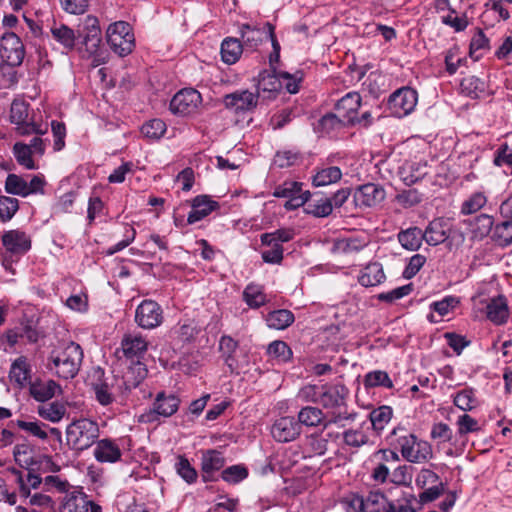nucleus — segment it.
<instances>
[{
  "mask_svg": "<svg viewBox=\"0 0 512 512\" xmlns=\"http://www.w3.org/2000/svg\"><path fill=\"white\" fill-rule=\"evenodd\" d=\"M83 351L79 344L69 342L59 350H53L48 358L47 368L62 379L74 378L81 367Z\"/></svg>",
  "mask_w": 512,
  "mask_h": 512,
  "instance_id": "f257e3e1",
  "label": "nucleus"
},
{
  "mask_svg": "<svg viewBox=\"0 0 512 512\" xmlns=\"http://www.w3.org/2000/svg\"><path fill=\"white\" fill-rule=\"evenodd\" d=\"M280 77L288 80L286 89L289 93L295 94L299 91L298 83L302 80L301 72H296L293 75L288 72H282L277 75L273 68L272 71L264 70L258 75L256 95H259V99L272 100L276 98L282 88Z\"/></svg>",
  "mask_w": 512,
  "mask_h": 512,
  "instance_id": "f03ea898",
  "label": "nucleus"
},
{
  "mask_svg": "<svg viewBox=\"0 0 512 512\" xmlns=\"http://www.w3.org/2000/svg\"><path fill=\"white\" fill-rule=\"evenodd\" d=\"M99 437L97 422L87 418L73 421L67 426L66 440L74 450L83 451L91 447Z\"/></svg>",
  "mask_w": 512,
  "mask_h": 512,
  "instance_id": "7ed1b4c3",
  "label": "nucleus"
},
{
  "mask_svg": "<svg viewBox=\"0 0 512 512\" xmlns=\"http://www.w3.org/2000/svg\"><path fill=\"white\" fill-rule=\"evenodd\" d=\"M401 456L410 463H425L433 457L431 445L420 440L412 433H406L396 439Z\"/></svg>",
  "mask_w": 512,
  "mask_h": 512,
  "instance_id": "20e7f679",
  "label": "nucleus"
},
{
  "mask_svg": "<svg viewBox=\"0 0 512 512\" xmlns=\"http://www.w3.org/2000/svg\"><path fill=\"white\" fill-rule=\"evenodd\" d=\"M107 43L111 50L120 57L129 55L135 47V37L129 23L118 21L108 26Z\"/></svg>",
  "mask_w": 512,
  "mask_h": 512,
  "instance_id": "39448f33",
  "label": "nucleus"
},
{
  "mask_svg": "<svg viewBox=\"0 0 512 512\" xmlns=\"http://www.w3.org/2000/svg\"><path fill=\"white\" fill-rule=\"evenodd\" d=\"M28 104L24 101L14 100L10 108V121L17 125V133L22 136L31 134L43 135L48 131V124H37L28 121Z\"/></svg>",
  "mask_w": 512,
  "mask_h": 512,
  "instance_id": "423d86ee",
  "label": "nucleus"
},
{
  "mask_svg": "<svg viewBox=\"0 0 512 512\" xmlns=\"http://www.w3.org/2000/svg\"><path fill=\"white\" fill-rule=\"evenodd\" d=\"M95 398L102 406L111 405L119 395L126 394L118 375L104 376L92 385Z\"/></svg>",
  "mask_w": 512,
  "mask_h": 512,
  "instance_id": "0eeeda50",
  "label": "nucleus"
},
{
  "mask_svg": "<svg viewBox=\"0 0 512 512\" xmlns=\"http://www.w3.org/2000/svg\"><path fill=\"white\" fill-rule=\"evenodd\" d=\"M78 37L82 38V44L89 56L95 55L102 42L101 29L96 17L88 15L77 30Z\"/></svg>",
  "mask_w": 512,
  "mask_h": 512,
  "instance_id": "6e6552de",
  "label": "nucleus"
},
{
  "mask_svg": "<svg viewBox=\"0 0 512 512\" xmlns=\"http://www.w3.org/2000/svg\"><path fill=\"white\" fill-rule=\"evenodd\" d=\"M202 102L201 94L193 89H182L170 101V110L173 114L186 116L196 111Z\"/></svg>",
  "mask_w": 512,
  "mask_h": 512,
  "instance_id": "1a4fd4ad",
  "label": "nucleus"
},
{
  "mask_svg": "<svg viewBox=\"0 0 512 512\" xmlns=\"http://www.w3.org/2000/svg\"><path fill=\"white\" fill-rule=\"evenodd\" d=\"M385 197V189L380 184L367 183L355 189L353 201L356 207L371 208L381 204Z\"/></svg>",
  "mask_w": 512,
  "mask_h": 512,
  "instance_id": "9d476101",
  "label": "nucleus"
},
{
  "mask_svg": "<svg viewBox=\"0 0 512 512\" xmlns=\"http://www.w3.org/2000/svg\"><path fill=\"white\" fill-rule=\"evenodd\" d=\"M417 104V92L404 87L390 95L388 100L389 109L398 117L405 116L412 112Z\"/></svg>",
  "mask_w": 512,
  "mask_h": 512,
  "instance_id": "9b49d317",
  "label": "nucleus"
},
{
  "mask_svg": "<svg viewBox=\"0 0 512 512\" xmlns=\"http://www.w3.org/2000/svg\"><path fill=\"white\" fill-rule=\"evenodd\" d=\"M136 323L144 329H153L163 321L161 306L153 300H144L138 305L135 313Z\"/></svg>",
  "mask_w": 512,
  "mask_h": 512,
  "instance_id": "f8f14e48",
  "label": "nucleus"
},
{
  "mask_svg": "<svg viewBox=\"0 0 512 512\" xmlns=\"http://www.w3.org/2000/svg\"><path fill=\"white\" fill-rule=\"evenodd\" d=\"M348 395L349 390L343 384L322 385L319 405L329 411L345 408Z\"/></svg>",
  "mask_w": 512,
  "mask_h": 512,
  "instance_id": "ddd939ff",
  "label": "nucleus"
},
{
  "mask_svg": "<svg viewBox=\"0 0 512 512\" xmlns=\"http://www.w3.org/2000/svg\"><path fill=\"white\" fill-rule=\"evenodd\" d=\"M258 101L259 95L249 90H237L223 97L225 108L236 113L253 111L258 105Z\"/></svg>",
  "mask_w": 512,
  "mask_h": 512,
  "instance_id": "4468645a",
  "label": "nucleus"
},
{
  "mask_svg": "<svg viewBox=\"0 0 512 512\" xmlns=\"http://www.w3.org/2000/svg\"><path fill=\"white\" fill-rule=\"evenodd\" d=\"M1 56L13 67L21 65L25 56L24 45L20 38L13 32L2 36Z\"/></svg>",
  "mask_w": 512,
  "mask_h": 512,
  "instance_id": "2eb2a0df",
  "label": "nucleus"
},
{
  "mask_svg": "<svg viewBox=\"0 0 512 512\" xmlns=\"http://www.w3.org/2000/svg\"><path fill=\"white\" fill-rule=\"evenodd\" d=\"M352 504L363 512H394L395 510V505L389 503L381 492H370L365 498L355 497Z\"/></svg>",
  "mask_w": 512,
  "mask_h": 512,
  "instance_id": "dca6fc26",
  "label": "nucleus"
},
{
  "mask_svg": "<svg viewBox=\"0 0 512 512\" xmlns=\"http://www.w3.org/2000/svg\"><path fill=\"white\" fill-rule=\"evenodd\" d=\"M301 433L300 423L290 416L277 419L271 428L273 438L278 442H290L295 440Z\"/></svg>",
  "mask_w": 512,
  "mask_h": 512,
  "instance_id": "f3484780",
  "label": "nucleus"
},
{
  "mask_svg": "<svg viewBox=\"0 0 512 512\" xmlns=\"http://www.w3.org/2000/svg\"><path fill=\"white\" fill-rule=\"evenodd\" d=\"M273 30L274 27L270 23H265L261 27L244 24L240 30L242 44L249 49H255L273 36Z\"/></svg>",
  "mask_w": 512,
  "mask_h": 512,
  "instance_id": "a211bd4d",
  "label": "nucleus"
},
{
  "mask_svg": "<svg viewBox=\"0 0 512 512\" xmlns=\"http://www.w3.org/2000/svg\"><path fill=\"white\" fill-rule=\"evenodd\" d=\"M1 240L6 251L14 255H23L31 248L30 236L21 230L6 231Z\"/></svg>",
  "mask_w": 512,
  "mask_h": 512,
  "instance_id": "6ab92c4d",
  "label": "nucleus"
},
{
  "mask_svg": "<svg viewBox=\"0 0 512 512\" xmlns=\"http://www.w3.org/2000/svg\"><path fill=\"white\" fill-rule=\"evenodd\" d=\"M148 343L141 335L127 334L121 341L123 355L130 362L141 361L146 354Z\"/></svg>",
  "mask_w": 512,
  "mask_h": 512,
  "instance_id": "aec40b11",
  "label": "nucleus"
},
{
  "mask_svg": "<svg viewBox=\"0 0 512 512\" xmlns=\"http://www.w3.org/2000/svg\"><path fill=\"white\" fill-rule=\"evenodd\" d=\"M148 370L142 361H133L127 366L126 371L119 376L125 393L130 392L132 389L139 386V384L146 378Z\"/></svg>",
  "mask_w": 512,
  "mask_h": 512,
  "instance_id": "412c9836",
  "label": "nucleus"
},
{
  "mask_svg": "<svg viewBox=\"0 0 512 512\" xmlns=\"http://www.w3.org/2000/svg\"><path fill=\"white\" fill-rule=\"evenodd\" d=\"M361 106V96L357 92H349L335 105V110L342 117V121L349 125L355 121V115Z\"/></svg>",
  "mask_w": 512,
  "mask_h": 512,
  "instance_id": "4be33fe9",
  "label": "nucleus"
},
{
  "mask_svg": "<svg viewBox=\"0 0 512 512\" xmlns=\"http://www.w3.org/2000/svg\"><path fill=\"white\" fill-rule=\"evenodd\" d=\"M180 402V399L174 394L167 395L165 392H159L153 402L151 412L159 416L170 417L177 412Z\"/></svg>",
  "mask_w": 512,
  "mask_h": 512,
  "instance_id": "5701e85b",
  "label": "nucleus"
},
{
  "mask_svg": "<svg viewBox=\"0 0 512 512\" xmlns=\"http://www.w3.org/2000/svg\"><path fill=\"white\" fill-rule=\"evenodd\" d=\"M217 208L218 203L209 199L208 196L200 195L195 197L192 202V210L188 214V224H194L202 220Z\"/></svg>",
  "mask_w": 512,
  "mask_h": 512,
  "instance_id": "b1692460",
  "label": "nucleus"
},
{
  "mask_svg": "<svg viewBox=\"0 0 512 512\" xmlns=\"http://www.w3.org/2000/svg\"><path fill=\"white\" fill-rule=\"evenodd\" d=\"M224 464L225 459L221 452L214 449L205 451L201 461L204 481H209L213 473L223 468Z\"/></svg>",
  "mask_w": 512,
  "mask_h": 512,
  "instance_id": "393cba45",
  "label": "nucleus"
},
{
  "mask_svg": "<svg viewBox=\"0 0 512 512\" xmlns=\"http://www.w3.org/2000/svg\"><path fill=\"white\" fill-rule=\"evenodd\" d=\"M61 392V387L54 380L35 381L30 383V394L39 402H45Z\"/></svg>",
  "mask_w": 512,
  "mask_h": 512,
  "instance_id": "a878e982",
  "label": "nucleus"
},
{
  "mask_svg": "<svg viewBox=\"0 0 512 512\" xmlns=\"http://www.w3.org/2000/svg\"><path fill=\"white\" fill-rule=\"evenodd\" d=\"M121 450L119 446L110 439H102L97 442L94 449V456L99 462L113 463L121 458Z\"/></svg>",
  "mask_w": 512,
  "mask_h": 512,
  "instance_id": "bb28decb",
  "label": "nucleus"
},
{
  "mask_svg": "<svg viewBox=\"0 0 512 512\" xmlns=\"http://www.w3.org/2000/svg\"><path fill=\"white\" fill-rule=\"evenodd\" d=\"M473 239L482 240L486 237L494 224L493 218L487 214H480L473 219L465 220Z\"/></svg>",
  "mask_w": 512,
  "mask_h": 512,
  "instance_id": "cd10ccee",
  "label": "nucleus"
},
{
  "mask_svg": "<svg viewBox=\"0 0 512 512\" xmlns=\"http://www.w3.org/2000/svg\"><path fill=\"white\" fill-rule=\"evenodd\" d=\"M487 318L496 325L504 324L508 319L507 301L503 296L490 300L486 306Z\"/></svg>",
  "mask_w": 512,
  "mask_h": 512,
  "instance_id": "c85d7f7f",
  "label": "nucleus"
},
{
  "mask_svg": "<svg viewBox=\"0 0 512 512\" xmlns=\"http://www.w3.org/2000/svg\"><path fill=\"white\" fill-rule=\"evenodd\" d=\"M31 367L25 356H20L11 365L9 377L18 387H24L30 381Z\"/></svg>",
  "mask_w": 512,
  "mask_h": 512,
  "instance_id": "c756f323",
  "label": "nucleus"
},
{
  "mask_svg": "<svg viewBox=\"0 0 512 512\" xmlns=\"http://www.w3.org/2000/svg\"><path fill=\"white\" fill-rule=\"evenodd\" d=\"M385 279L383 267L378 262L369 263L359 275L358 281L364 287L379 285Z\"/></svg>",
  "mask_w": 512,
  "mask_h": 512,
  "instance_id": "7c9ffc66",
  "label": "nucleus"
},
{
  "mask_svg": "<svg viewBox=\"0 0 512 512\" xmlns=\"http://www.w3.org/2000/svg\"><path fill=\"white\" fill-rule=\"evenodd\" d=\"M445 226L442 219L431 221L426 230L424 232L422 231L423 240L433 246L443 243L448 238V232Z\"/></svg>",
  "mask_w": 512,
  "mask_h": 512,
  "instance_id": "2f4dec72",
  "label": "nucleus"
},
{
  "mask_svg": "<svg viewBox=\"0 0 512 512\" xmlns=\"http://www.w3.org/2000/svg\"><path fill=\"white\" fill-rule=\"evenodd\" d=\"M92 501L82 493H71L64 497L59 512H88Z\"/></svg>",
  "mask_w": 512,
  "mask_h": 512,
  "instance_id": "473e14b6",
  "label": "nucleus"
},
{
  "mask_svg": "<svg viewBox=\"0 0 512 512\" xmlns=\"http://www.w3.org/2000/svg\"><path fill=\"white\" fill-rule=\"evenodd\" d=\"M325 419L326 415L322 409L314 406H306L299 411L297 421L300 423V426L316 427L319 425L324 426Z\"/></svg>",
  "mask_w": 512,
  "mask_h": 512,
  "instance_id": "72a5a7b5",
  "label": "nucleus"
},
{
  "mask_svg": "<svg viewBox=\"0 0 512 512\" xmlns=\"http://www.w3.org/2000/svg\"><path fill=\"white\" fill-rule=\"evenodd\" d=\"M426 164H421L417 162H410L404 164L400 171V177L402 181L407 185L411 186L421 180L427 173Z\"/></svg>",
  "mask_w": 512,
  "mask_h": 512,
  "instance_id": "f704fd0d",
  "label": "nucleus"
},
{
  "mask_svg": "<svg viewBox=\"0 0 512 512\" xmlns=\"http://www.w3.org/2000/svg\"><path fill=\"white\" fill-rule=\"evenodd\" d=\"M398 241L406 250L417 251L423 241L422 230L418 227L402 230L398 233Z\"/></svg>",
  "mask_w": 512,
  "mask_h": 512,
  "instance_id": "c9c22d12",
  "label": "nucleus"
},
{
  "mask_svg": "<svg viewBox=\"0 0 512 512\" xmlns=\"http://www.w3.org/2000/svg\"><path fill=\"white\" fill-rule=\"evenodd\" d=\"M243 44L237 38L228 37L221 44L222 60L226 64H234L240 58L243 51Z\"/></svg>",
  "mask_w": 512,
  "mask_h": 512,
  "instance_id": "e433bc0d",
  "label": "nucleus"
},
{
  "mask_svg": "<svg viewBox=\"0 0 512 512\" xmlns=\"http://www.w3.org/2000/svg\"><path fill=\"white\" fill-rule=\"evenodd\" d=\"M356 417L357 413L354 411L349 412L347 410V406L342 409L328 411L324 422V428H327L330 425H336L339 428H343L346 426V422H353Z\"/></svg>",
  "mask_w": 512,
  "mask_h": 512,
  "instance_id": "4c0bfd02",
  "label": "nucleus"
},
{
  "mask_svg": "<svg viewBox=\"0 0 512 512\" xmlns=\"http://www.w3.org/2000/svg\"><path fill=\"white\" fill-rule=\"evenodd\" d=\"M294 322V315L286 309H279L270 312L266 316V323L270 328L283 330Z\"/></svg>",
  "mask_w": 512,
  "mask_h": 512,
  "instance_id": "58836bf2",
  "label": "nucleus"
},
{
  "mask_svg": "<svg viewBox=\"0 0 512 512\" xmlns=\"http://www.w3.org/2000/svg\"><path fill=\"white\" fill-rule=\"evenodd\" d=\"M52 37L59 42L65 49L71 51L75 47V32L64 24L53 25L51 27Z\"/></svg>",
  "mask_w": 512,
  "mask_h": 512,
  "instance_id": "ea45409f",
  "label": "nucleus"
},
{
  "mask_svg": "<svg viewBox=\"0 0 512 512\" xmlns=\"http://www.w3.org/2000/svg\"><path fill=\"white\" fill-rule=\"evenodd\" d=\"M342 177L340 168L330 166L319 170L313 176V185L316 187L327 186L338 182Z\"/></svg>",
  "mask_w": 512,
  "mask_h": 512,
  "instance_id": "a19ab883",
  "label": "nucleus"
},
{
  "mask_svg": "<svg viewBox=\"0 0 512 512\" xmlns=\"http://www.w3.org/2000/svg\"><path fill=\"white\" fill-rule=\"evenodd\" d=\"M461 90L464 94L471 98H478L484 93L486 84L477 76L470 75L464 77L460 83Z\"/></svg>",
  "mask_w": 512,
  "mask_h": 512,
  "instance_id": "79ce46f5",
  "label": "nucleus"
},
{
  "mask_svg": "<svg viewBox=\"0 0 512 512\" xmlns=\"http://www.w3.org/2000/svg\"><path fill=\"white\" fill-rule=\"evenodd\" d=\"M66 413V408L59 402H52L38 407V414L45 420L59 422Z\"/></svg>",
  "mask_w": 512,
  "mask_h": 512,
  "instance_id": "37998d69",
  "label": "nucleus"
},
{
  "mask_svg": "<svg viewBox=\"0 0 512 512\" xmlns=\"http://www.w3.org/2000/svg\"><path fill=\"white\" fill-rule=\"evenodd\" d=\"M267 354L273 360L278 363L288 362L292 357V351L290 347L281 340L271 342L267 347Z\"/></svg>",
  "mask_w": 512,
  "mask_h": 512,
  "instance_id": "c03bdc74",
  "label": "nucleus"
},
{
  "mask_svg": "<svg viewBox=\"0 0 512 512\" xmlns=\"http://www.w3.org/2000/svg\"><path fill=\"white\" fill-rule=\"evenodd\" d=\"M392 408L389 406H380L370 412L369 418L372 427L376 431H382L392 418Z\"/></svg>",
  "mask_w": 512,
  "mask_h": 512,
  "instance_id": "a18cd8bd",
  "label": "nucleus"
},
{
  "mask_svg": "<svg viewBox=\"0 0 512 512\" xmlns=\"http://www.w3.org/2000/svg\"><path fill=\"white\" fill-rule=\"evenodd\" d=\"M243 299L253 309L259 308L267 301L262 289L256 285H248L243 291Z\"/></svg>",
  "mask_w": 512,
  "mask_h": 512,
  "instance_id": "49530a36",
  "label": "nucleus"
},
{
  "mask_svg": "<svg viewBox=\"0 0 512 512\" xmlns=\"http://www.w3.org/2000/svg\"><path fill=\"white\" fill-rule=\"evenodd\" d=\"M487 203V197L482 192H475L461 205V214L470 215L481 210Z\"/></svg>",
  "mask_w": 512,
  "mask_h": 512,
  "instance_id": "de8ad7c7",
  "label": "nucleus"
},
{
  "mask_svg": "<svg viewBox=\"0 0 512 512\" xmlns=\"http://www.w3.org/2000/svg\"><path fill=\"white\" fill-rule=\"evenodd\" d=\"M368 441L369 437L362 428L348 429L343 432V442L351 448L358 449L366 445Z\"/></svg>",
  "mask_w": 512,
  "mask_h": 512,
  "instance_id": "09e8293b",
  "label": "nucleus"
},
{
  "mask_svg": "<svg viewBox=\"0 0 512 512\" xmlns=\"http://www.w3.org/2000/svg\"><path fill=\"white\" fill-rule=\"evenodd\" d=\"M14 156L17 162L27 169H35V164L32 159L31 147L25 143L17 142L13 146Z\"/></svg>",
  "mask_w": 512,
  "mask_h": 512,
  "instance_id": "8fccbe9b",
  "label": "nucleus"
},
{
  "mask_svg": "<svg viewBox=\"0 0 512 512\" xmlns=\"http://www.w3.org/2000/svg\"><path fill=\"white\" fill-rule=\"evenodd\" d=\"M454 405L463 411H471L478 405L472 389H463L454 396Z\"/></svg>",
  "mask_w": 512,
  "mask_h": 512,
  "instance_id": "3c124183",
  "label": "nucleus"
},
{
  "mask_svg": "<svg viewBox=\"0 0 512 512\" xmlns=\"http://www.w3.org/2000/svg\"><path fill=\"white\" fill-rule=\"evenodd\" d=\"M456 425L457 434L460 438L466 436L469 433L478 432L482 429L479 422L466 413L458 417Z\"/></svg>",
  "mask_w": 512,
  "mask_h": 512,
  "instance_id": "603ef678",
  "label": "nucleus"
},
{
  "mask_svg": "<svg viewBox=\"0 0 512 512\" xmlns=\"http://www.w3.org/2000/svg\"><path fill=\"white\" fill-rule=\"evenodd\" d=\"M5 190L9 194L26 197L28 196L27 180L16 174H9L5 181Z\"/></svg>",
  "mask_w": 512,
  "mask_h": 512,
  "instance_id": "864d4df0",
  "label": "nucleus"
},
{
  "mask_svg": "<svg viewBox=\"0 0 512 512\" xmlns=\"http://www.w3.org/2000/svg\"><path fill=\"white\" fill-rule=\"evenodd\" d=\"M364 386L366 388H372L377 386L392 388L393 383L389 375L385 371L375 370L366 374L364 378Z\"/></svg>",
  "mask_w": 512,
  "mask_h": 512,
  "instance_id": "5fc2aeb1",
  "label": "nucleus"
},
{
  "mask_svg": "<svg viewBox=\"0 0 512 512\" xmlns=\"http://www.w3.org/2000/svg\"><path fill=\"white\" fill-rule=\"evenodd\" d=\"M166 124L161 119H152L142 125V134L151 140L160 139L166 132Z\"/></svg>",
  "mask_w": 512,
  "mask_h": 512,
  "instance_id": "6e6d98bb",
  "label": "nucleus"
},
{
  "mask_svg": "<svg viewBox=\"0 0 512 512\" xmlns=\"http://www.w3.org/2000/svg\"><path fill=\"white\" fill-rule=\"evenodd\" d=\"M493 238L501 246L509 245L512 242V219L497 224Z\"/></svg>",
  "mask_w": 512,
  "mask_h": 512,
  "instance_id": "4d7b16f0",
  "label": "nucleus"
},
{
  "mask_svg": "<svg viewBox=\"0 0 512 512\" xmlns=\"http://www.w3.org/2000/svg\"><path fill=\"white\" fill-rule=\"evenodd\" d=\"M238 347V342L230 336H222L219 343V349L222 353L225 363L233 369L234 353Z\"/></svg>",
  "mask_w": 512,
  "mask_h": 512,
  "instance_id": "13d9d810",
  "label": "nucleus"
},
{
  "mask_svg": "<svg viewBox=\"0 0 512 512\" xmlns=\"http://www.w3.org/2000/svg\"><path fill=\"white\" fill-rule=\"evenodd\" d=\"M412 478V467L408 465H400L390 472L389 480L393 484L407 486L412 482Z\"/></svg>",
  "mask_w": 512,
  "mask_h": 512,
  "instance_id": "bf43d9fd",
  "label": "nucleus"
},
{
  "mask_svg": "<svg viewBox=\"0 0 512 512\" xmlns=\"http://www.w3.org/2000/svg\"><path fill=\"white\" fill-rule=\"evenodd\" d=\"M19 209V202L16 198L0 196V219L7 222L12 219Z\"/></svg>",
  "mask_w": 512,
  "mask_h": 512,
  "instance_id": "052dcab7",
  "label": "nucleus"
},
{
  "mask_svg": "<svg viewBox=\"0 0 512 512\" xmlns=\"http://www.w3.org/2000/svg\"><path fill=\"white\" fill-rule=\"evenodd\" d=\"M294 233L291 229H278L261 235L262 244H281L292 240Z\"/></svg>",
  "mask_w": 512,
  "mask_h": 512,
  "instance_id": "680f3d73",
  "label": "nucleus"
},
{
  "mask_svg": "<svg viewBox=\"0 0 512 512\" xmlns=\"http://www.w3.org/2000/svg\"><path fill=\"white\" fill-rule=\"evenodd\" d=\"M489 49V39L486 37L482 29H477L470 42V56L475 60L481 57V54H477L480 50Z\"/></svg>",
  "mask_w": 512,
  "mask_h": 512,
  "instance_id": "e2e57ef3",
  "label": "nucleus"
},
{
  "mask_svg": "<svg viewBox=\"0 0 512 512\" xmlns=\"http://www.w3.org/2000/svg\"><path fill=\"white\" fill-rule=\"evenodd\" d=\"M248 476V470L242 465H232L222 471L221 477L224 481L236 484Z\"/></svg>",
  "mask_w": 512,
  "mask_h": 512,
  "instance_id": "0e129e2a",
  "label": "nucleus"
},
{
  "mask_svg": "<svg viewBox=\"0 0 512 512\" xmlns=\"http://www.w3.org/2000/svg\"><path fill=\"white\" fill-rule=\"evenodd\" d=\"M302 191V183L296 181H285L277 186L273 195L278 198H290Z\"/></svg>",
  "mask_w": 512,
  "mask_h": 512,
  "instance_id": "69168bd1",
  "label": "nucleus"
},
{
  "mask_svg": "<svg viewBox=\"0 0 512 512\" xmlns=\"http://www.w3.org/2000/svg\"><path fill=\"white\" fill-rule=\"evenodd\" d=\"M175 467L178 475L187 483L191 484L196 481L197 472L191 466L188 459H186L185 457H180Z\"/></svg>",
  "mask_w": 512,
  "mask_h": 512,
  "instance_id": "338daca9",
  "label": "nucleus"
},
{
  "mask_svg": "<svg viewBox=\"0 0 512 512\" xmlns=\"http://www.w3.org/2000/svg\"><path fill=\"white\" fill-rule=\"evenodd\" d=\"M422 200V195L416 189L403 190L396 195V201L404 208L417 205Z\"/></svg>",
  "mask_w": 512,
  "mask_h": 512,
  "instance_id": "774afa93",
  "label": "nucleus"
}]
</instances>
